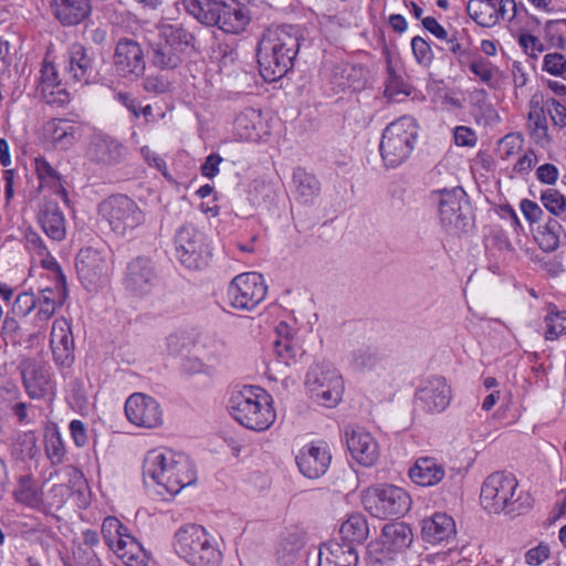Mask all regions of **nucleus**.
<instances>
[{"mask_svg":"<svg viewBox=\"0 0 566 566\" xmlns=\"http://www.w3.org/2000/svg\"><path fill=\"white\" fill-rule=\"evenodd\" d=\"M543 206L554 216L566 221V198L554 188L544 190L541 195Z\"/></svg>","mask_w":566,"mask_h":566,"instance_id":"8fccbe9b","label":"nucleus"},{"mask_svg":"<svg viewBox=\"0 0 566 566\" xmlns=\"http://www.w3.org/2000/svg\"><path fill=\"white\" fill-rule=\"evenodd\" d=\"M358 553L348 544H324L318 553V566H357Z\"/></svg>","mask_w":566,"mask_h":566,"instance_id":"c756f323","label":"nucleus"},{"mask_svg":"<svg viewBox=\"0 0 566 566\" xmlns=\"http://www.w3.org/2000/svg\"><path fill=\"white\" fill-rule=\"evenodd\" d=\"M469 17L480 27L496 25L495 1L470 0L467 4Z\"/></svg>","mask_w":566,"mask_h":566,"instance_id":"79ce46f5","label":"nucleus"},{"mask_svg":"<svg viewBox=\"0 0 566 566\" xmlns=\"http://www.w3.org/2000/svg\"><path fill=\"white\" fill-rule=\"evenodd\" d=\"M174 549L191 566H219L222 560L218 539L198 524H185L176 531Z\"/></svg>","mask_w":566,"mask_h":566,"instance_id":"7ed1b4c3","label":"nucleus"},{"mask_svg":"<svg viewBox=\"0 0 566 566\" xmlns=\"http://www.w3.org/2000/svg\"><path fill=\"white\" fill-rule=\"evenodd\" d=\"M38 222L43 232L53 241H62L66 237L65 217L59 205L45 200L39 208Z\"/></svg>","mask_w":566,"mask_h":566,"instance_id":"bb28decb","label":"nucleus"},{"mask_svg":"<svg viewBox=\"0 0 566 566\" xmlns=\"http://www.w3.org/2000/svg\"><path fill=\"white\" fill-rule=\"evenodd\" d=\"M544 322L546 325L544 337L546 340H555L562 334H566V311H559L551 304Z\"/></svg>","mask_w":566,"mask_h":566,"instance_id":"49530a36","label":"nucleus"},{"mask_svg":"<svg viewBox=\"0 0 566 566\" xmlns=\"http://www.w3.org/2000/svg\"><path fill=\"white\" fill-rule=\"evenodd\" d=\"M195 35L180 24H161L158 39L150 44V62L161 70H174L188 49H195Z\"/></svg>","mask_w":566,"mask_h":566,"instance_id":"0eeeda50","label":"nucleus"},{"mask_svg":"<svg viewBox=\"0 0 566 566\" xmlns=\"http://www.w3.org/2000/svg\"><path fill=\"white\" fill-rule=\"evenodd\" d=\"M305 385L312 397L326 407H335L344 392V381L331 364H316L310 368Z\"/></svg>","mask_w":566,"mask_h":566,"instance_id":"9b49d317","label":"nucleus"},{"mask_svg":"<svg viewBox=\"0 0 566 566\" xmlns=\"http://www.w3.org/2000/svg\"><path fill=\"white\" fill-rule=\"evenodd\" d=\"M102 535L106 545L114 553L127 547L139 548L136 538L128 534L127 528L114 516H108L103 521Z\"/></svg>","mask_w":566,"mask_h":566,"instance_id":"7c9ffc66","label":"nucleus"},{"mask_svg":"<svg viewBox=\"0 0 566 566\" xmlns=\"http://www.w3.org/2000/svg\"><path fill=\"white\" fill-rule=\"evenodd\" d=\"M258 123H260V113L253 108H248L234 119V130L241 139L251 140L258 136L255 133Z\"/></svg>","mask_w":566,"mask_h":566,"instance_id":"a18cd8bd","label":"nucleus"},{"mask_svg":"<svg viewBox=\"0 0 566 566\" xmlns=\"http://www.w3.org/2000/svg\"><path fill=\"white\" fill-rule=\"evenodd\" d=\"M39 453L36 437L34 432L27 431L19 433L13 446L12 454L19 460L34 459Z\"/></svg>","mask_w":566,"mask_h":566,"instance_id":"09e8293b","label":"nucleus"},{"mask_svg":"<svg viewBox=\"0 0 566 566\" xmlns=\"http://www.w3.org/2000/svg\"><path fill=\"white\" fill-rule=\"evenodd\" d=\"M518 44L523 48L525 53L532 57H536L537 53L544 50L541 40L531 33H522L518 36Z\"/></svg>","mask_w":566,"mask_h":566,"instance_id":"e2e57ef3","label":"nucleus"},{"mask_svg":"<svg viewBox=\"0 0 566 566\" xmlns=\"http://www.w3.org/2000/svg\"><path fill=\"white\" fill-rule=\"evenodd\" d=\"M453 137L458 146H474L476 143L474 132L467 126L455 127Z\"/></svg>","mask_w":566,"mask_h":566,"instance_id":"338daca9","label":"nucleus"},{"mask_svg":"<svg viewBox=\"0 0 566 566\" xmlns=\"http://www.w3.org/2000/svg\"><path fill=\"white\" fill-rule=\"evenodd\" d=\"M115 554L127 566H146L145 554L140 545L139 548L127 547L124 549H118V552Z\"/></svg>","mask_w":566,"mask_h":566,"instance_id":"052dcab7","label":"nucleus"},{"mask_svg":"<svg viewBox=\"0 0 566 566\" xmlns=\"http://www.w3.org/2000/svg\"><path fill=\"white\" fill-rule=\"evenodd\" d=\"M38 90L48 104L63 105L69 102V94L59 78L55 66L44 61L40 71Z\"/></svg>","mask_w":566,"mask_h":566,"instance_id":"393cba45","label":"nucleus"},{"mask_svg":"<svg viewBox=\"0 0 566 566\" xmlns=\"http://www.w3.org/2000/svg\"><path fill=\"white\" fill-rule=\"evenodd\" d=\"M182 4L200 23L217 25L226 33H240L250 21L235 0H182Z\"/></svg>","mask_w":566,"mask_h":566,"instance_id":"423d86ee","label":"nucleus"},{"mask_svg":"<svg viewBox=\"0 0 566 566\" xmlns=\"http://www.w3.org/2000/svg\"><path fill=\"white\" fill-rule=\"evenodd\" d=\"M410 479L421 486H432L444 476V469L432 458H420L409 470Z\"/></svg>","mask_w":566,"mask_h":566,"instance_id":"c9c22d12","label":"nucleus"},{"mask_svg":"<svg viewBox=\"0 0 566 566\" xmlns=\"http://www.w3.org/2000/svg\"><path fill=\"white\" fill-rule=\"evenodd\" d=\"M66 71L74 82L87 84L94 77V63L85 46L74 43L69 49Z\"/></svg>","mask_w":566,"mask_h":566,"instance_id":"cd10ccee","label":"nucleus"},{"mask_svg":"<svg viewBox=\"0 0 566 566\" xmlns=\"http://www.w3.org/2000/svg\"><path fill=\"white\" fill-rule=\"evenodd\" d=\"M301 40L300 30L293 25L271 27L263 32L256 56L265 81H276L292 69Z\"/></svg>","mask_w":566,"mask_h":566,"instance_id":"f257e3e1","label":"nucleus"},{"mask_svg":"<svg viewBox=\"0 0 566 566\" xmlns=\"http://www.w3.org/2000/svg\"><path fill=\"white\" fill-rule=\"evenodd\" d=\"M212 350L203 352L198 357H189L185 364V369L192 374H210L221 358V345L211 342Z\"/></svg>","mask_w":566,"mask_h":566,"instance_id":"37998d69","label":"nucleus"},{"mask_svg":"<svg viewBox=\"0 0 566 566\" xmlns=\"http://www.w3.org/2000/svg\"><path fill=\"white\" fill-rule=\"evenodd\" d=\"M275 332L277 336L273 343L275 354L287 366L295 363L296 358L302 356L303 350L292 336L290 326L285 323H280Z\"/></svg>","mask_w":566,"mask_h":566,"instance_id":"e433bc0d","label":"nucleus"},{"mask_svg":"<svg viewBox=\"0 0 566 566\" xmlns=\"http://www.w3.org/2000/svg\"><path fill=\"white\" fill-rule=\"evenodd\" d=\"M295 460L304 476L317 479L327 471L331 463V454L326 448L305 446L300 450Z\"/></svg>","mask_w":566,"mask_h":566,"instance_id":"b1692460","label":"nucleus"},{"mask_svg":"<svg viewBox=\"0 0 566 566\" xmlns=\"http://www.w3.org/2000/svg\"><path fill=\"white\" fill-rule=\"evenodd\" d=\"M452 399L450 385L443 377H430L416 391V401L427 412L443 411Z\"/></svg>","mask_w":566,"mask_h":566,"instance_id":"a211bd4d","label":"nucleus"},{"mask_svg":"<svg viewBox=\"0 0 566 566\" xmlns=\"http://www.w3.org/2000/svg\"><path fill=\"white\" fill-rule=\"evenodd\" d=\"M45 452L53 465L61 464L65 458V447L59 431L45 436Z\"/></svg>","mask_w":566,"mask_h":566,"instance_id":"603ef678","label":"nucleus"},{"mask_svg":"<svg viewBox=\"0 0 566 566\" xmlns=\"http://www.w3.org/2000/svg\"><path fill=\"white\" fill-rule=\"evenodd\" d=\"M43 140L56 150L72 148L81 137L80 125L65 118H52L42 128Z\"/></svg>","mask_w":566,"mask_h":566,"instance_id":"6ab92c4d","label":"nucleus"},{"mask_svg":"<svg viewBox=\"0 0 566 566\" xmlns=\"http://www.w3.org/2000/svg\"><path fill=\"white\" fill-rule=\"evenodd\" d=\"M350 367L359 373L375 370L381 365V356L378 350L366 344L358 345L349 354Z\"/></svg>","mask_w":566,"mask_h":566,"instance_id":"58836bf2","label":"nucleus"},{"mask_svg":"<svg viewBox=\"0 0 566 566\" xmlns=\"http://www.w3.org/2000/svg\"><path fill=\"white\" fill-rule=\"evenodd\" d=\"M361 503L367 512L378 518L400 516L411 506L407 491L392 484H375L361 492Z\"/></svg>","mask_w":566,"mask_h":566,"instance_id":"1a4fd4ad","label":"nucleus"},{"mask_svg":"<svg viewBox=\"0 0 566 566\" xmlns=\"http://www.w3.org/2000/svg\"><path fill=\"white\" fill-rule=\"evenodd\" d=\"M543 71L554 76H566V59L562 53H548L543 59Z\"/></svg>","mask_w":566,"mask_h":566,"instance_id":"4d7b16f0","label":"nucleus"},{"mask_svg":"<svg viewBox=\"0 0 566 566\" xmlns=\"http://www.w3.org/2000/svg\"><path fill=\"white\" fill-rule=\"evenodd\" d=\"M157 281V270L149 258L137 256L127 264L124 286L132 295H148L155 289Z\"/></svg>","mask_w":566,"mask_h":566,"instance_id":"2eb2a0df","label":"nucleus"},{"mask_svg":"<svg viewBox=\"0 0 566 566\" xmlns=\"http://www.w3.org/2000/svg\"><path fill=\"white\" fill-rule=\"evenodd\" d=\"M331 83L339 90H359L365 83V71L363 66L347 62H337L331 70Z\"/></svg>","mask_w":566,"mask_h":566,"instance_id":"473e14b6","label":"nucleus"},{"mask_svg":"<svg viewBox=\"0 0 566 566\" xmlns=\"http://www.w3.org/2000/svg\"><path fill=\"white\" fill-rule=\"evenodd\" d=\"M54 290L44 289L40 292V295L36 298V305H39V311L36 313V317L41 321H48L56 310V302L54 301Z\"/></svg>","mask_w":566,"mask_h":566,"instance_id":"5fc2aeb1","label":"nucleus"},{"mask_svg":"<svg viewBox=\"0 0 566 566\" xmlns=\"http://www.w3.org/2000/svg\"><path fill=\"white\" fill-rule=\"evenodd\" d=\"M548 112L556 126L566 127V107L556 99H551Z\"/></svg>","mask_w":566,"mask_h":566,"instance_id":"774afa93","label":"nucleus"},{"mask_svg":"<svg viewBox=\"0 0 566 566\" xmlns=\"http://www.w3.org/2000/svg\"><path fill=\"white\" fill-rule=\"evenodd\" d=\"M268 293L264 277L256 272L237 275L228 286V300L232 307L242 311L255 308Z\"/></svg>","mask_w":566,"mask_h":566,"instance_id":"f8f14e48","label":"nucleus"},{"mask_svg":"<svg viewBox=\"0 0 566 566\" xmlns=\"http://www.w3.org/2000/svg\"><path fill=\"white\" fill-rule=\"evenodd\" d=\"M562 231L558 220L549 218L536 235L539 248L545 252L555 251L559 247Z\"/></svg>","mask_w":566,"mask_h":566,"instance_id":"c03bdc74","label":"nucleus"},{"mask_svg":"<svg viewBox=\"0 0 566 566\" xmlns=\"http://www.w3.org/2000/svg\"><path fill=\"white\" fill-rule=\"evenodd\" d=\"M524 139L521 134L510 133L500 139L497 151L502 159L517 154L523 147Z\"/></svg>","mask_w":566,"mask_h":566,"instance_id":"864d4df0","label":"nucleus"},{"mask_svg":"<svg viewBox=\"0 0 566 566\" xmlns=\"http://www.w3.org/2000/svg\"><path fill=\"white\" fill-rule=\"evenodd\" d=\"M342 538L345 544H363L369 535L367 520L361 514L350 515L340 526Z\"/></svg>","mask_w":566,"mask_h":566,"instance_id":"a19ab883","label":"nucleus"},{"mask_svg":"<svg viewBox=\"0 0 566 566\" xmlns=\"http://www.w3.org/2000/svg\"><path fill=\"white\" fill-rule=\"evenodd\" d=\"M237 56L238 54L234 44L228 42H218L212 48L210 54L211 61L217 63L221 71L232 65L235 62Z\"/></svg>","mask_w":566,"mask_h":566,"instance_id":"3c124183","label":"nucleus"},{"mask_svg":"<svg viewBox=\"0 0 566 566\" xmlns=\"http://www.w3.org/2000/svg\"><path fill=\"white\" fill-rule=\"evenodd\" d=\"M125 413L129 422L137 427L153 429L163 423V411L159 403L145 394L130 395L125 403Z\"/></svg>","mask_w":566,"mask_h":566,"instance_id":"dca6fc26","label":"nucleus"},{"mask_svg":"<svg viewBox=\"0 0 566 566\" xmlns=\"http://www.w3.org/2000/svg\"><path fill=\"white\" fill-rule=\"evenodd\" d=\"M76 270L82 280L98 283L108 274L106 254L92 247L81 249L76 256Z\"/></svg>","mask_w":566,"mask_h":566,"instance_id":"4be33fe9","label":"nucleus"},{"mask_svg":"<svg viewBox=\"0 0 566 566\" xmlns=\"http://www.w3.org/2000/svg\"><path fill=\"white\" fill-rule=\"evenodd\" d=\"M549 554L551 552L548 545L541 543L526 553L525 559L528 565L537 566L548 559Z\"/></svg>","mask_w":566,"mask_h":566,"instance_id":"0e129e2a","label":"nucleus"},{"mask_svg":"<svg viewBox=\"0 0 566 566\" xmlns=\"http://www.w3.org/2000/svg\"><path fill=\"white\" fill-rule=\"evenodd\" d=\"M143 476L147 483L163 486L168 493L177 494L197 480L190 459L171 450L154 449L147 452L143 464Z\"/></svg>","mask_w":566,"mask_h":566,"instance_id":"f03ea898","label":"nucleus"},{"mask_svg":"<svg viewBox=\"0 0 566 566\" xmlns=\"http://www.w3.org/2000/svg\"><path fill=\"white\" fill-rule=\"evenodd\" d=\"M545 32L556 46L566 48V19L548 20L545 23Z\"/></svg>","mask_w":566,"mask_h":566,"instance_id":"6e6d98bb","label":"nucleus"},{"mask_svg":"<svg viewBox=\"0 0 566 566\" xmlns=\"http://www.w3.org/2000/svg\"><path fill=\"white\" fill-rule=\"evenodd\" d=\"M50 336L54 361L59 366L70 367L74 360V338L70 322L64 317L55 318Z\"/></svg>","mask_w":566,"mask_h":566,"instance_id":"412c9836","label":"nucleus"},{"mask_svg":"<svg viewBox=\"0 0 566 566\" xmlns=\"http://www.w3.org/2000/svg\"><path fill=\"white\" fill-rule=\"evenodd\" d=\"M125 147L105 136H96L88 148L90 158L98 165H117L125 156Z\"/></svg>","mask_w":566,"mask_h":566,"instance_id":"c85d7f7f","label":"nucleus"},{"mask_svg":"<svg viewBox=\"0 0 566 566\" xmlns=\"http://www.w3.org/2000/svg\"><path fill=\"white\" fill-rule=\"evenodd\" d=\"M454 534V521L446 513H436L422 521V537L430 544H439Z\"/></svg>","mask_w":566,"mask_h":566,"instance_id":"2f4dec72","label":"nucleus"},{"mask_svg":"<svg viewBox=\"0 0 566 566\" xmlns=\"http://www.w3.org/2000/svg\"><path fill=\"white\" fill-rule=\"evenodd\" d=\"M527 127L531 137L536 144L541 146H546L549 144L551 139L548 136V127L544 109L538 105L537 102L534 101H531L530 103Z\"/></svg>","mask_w":566,"mask_h":566,"instance_id":"ea45409f","label":"nucleus"},{"mask_svg":"<svg viewBox=\"0 0 566 566\" xmlns=\"http://www.w3.org/2000/svg\"><path fill=\"white\" fill-rule=\"evenodd\" d=\"M23 386L32 399H41L51 390L50 367L34 359L22 363Z\"/></svg>","mask_w":566,"mask_h":566,"instance_id":"5701e85b","label":"nucleus"},{"mask_svg":"<svg viewBox=\"0 0 566 566\" xmlns=\"http://www.w3.org/2000/svg\"><path fill=\"white\" fill-rule=\"evenodd\" d=\"M175 252L187 269H200L206 263L203 235L190 224L180 227L175 235Z\"/></svg>","mask_w":566,"mask_h":566,"instance_id":"4468645a","label":"nucleus"},{"mask_svg":"<svg viewBox=\"0 0 566 566\" xmlns=\"http://www.w3.org/2000/svg\"><path fill=\"white\" fill-rule=\"evenodd\" d=\"M411 49L416 60L423 65H429L433 54L429 43L421 36H415L411 40Z\"/></svg>","mask_w":566,"mask_h":566,"instance_id":"13d9d810","label":"nucleus"},{"mask_svg":"<svg viewBox=\"0 0 566 566\" xmlns=\"http://www.w3.org/2000/svg\"><path fill=\"white\" fill-rule=\"evenodd\" d=\"M418 137V126L410 116H402L384 130L379 149L387 167H397L411 155Z\"/></svg>","mask_w":566,"mask_h":566,"instance_id":"6e6552de","label":"nucleus"},{"mask_svg":"<svg viewBox=\"0 0 566 566\" xmlns=\"http://www.w3.org/2000/svg\"><path fill=\"white\" fill-rule=\"evenodd\" d=\"M54 18L64 27H74L86 20L92 11L90 0H51Z\"/></svg>","mask_w":566,"mask_h":566,"instance_id":"a878e982","label":"nucleus"},{"mask_svg":"<svg viewBox=\"0 0 566 566\" xmlns=\"http://www.w3.org/2000/svg\"><path fill=\"white\" fill-rule=\"evenodd\" d=\"M35 172L41 188H49L59 195L62 200L69 202V193L62 185L61 175L51 166L44 157L34 159Z\"/></svg>","mask_w":566,"mask_h":566,"instance_id":"4c0bfd02","label":"nucleus"},{"mask_svg":"<svg viewBox=\"0 0 566 566\" xmlns=\"http://www.w3.org/2000/svg\"><path fill=\"white\" fill-rule=\"evenodd\" d=\"M293 195L301 205H312L321 192V184L316 177L303 168L293 172Z\"/></svg>","mask_w":566,"mask_h":566,"instance_id":"f704fd0d","label":"nucleus"},{"mask_svg":"<svg viewBox=\"0 0 566 566\" xmlns=\"http://www.w3.org/2000/svg\"><path fill=\"white\" fill-rule=\"evenodd\" d=\"M36 306V297L32 293H21L17 296L12 312L19 316H27Z\"/></svg>","mask_w":566,"mask_h":566,"instance_id":"bf43d9fd","label":"nucleus"},{"mask_svg":"<svg viewBox=\"0 0 566 566\" xmlns=\"http://www.w3.org/2000/svg\"><path fill=\"white\" fill-rule=\"evenodd\" d=\"M413 541V533L403 522L386 524L382 528L381 542L385 549L391 553L403 552Z\"/></svg>","mask_w":566,"mask_h":566,"instance_id":"72a5a7b5","label":"nucleus"},{"mask_svg":"<svg viewBox=\"0 0 566 566\" xmlns=\"http://www.w3.org/2000/svg\"><path fill=\"white\" fill-rule=\"evenodd\" d=\"M69 428L74 444L78 448L84 447L87 442V431L84 423L75 419L71 421Z\"/></svg>","mask_w":566,"mask_h":566,"instance_id":"69168bd1","label":"nucleus"},{"mask_svg":"<svg viewBox=\"0 0 566 566\" xmlns=\"http://www.w3.org/2000/svg\"><path fill=\"white\" fill-rule=\"evenodd\" d=\"M102 217L112 231L126 237L145 222V213L138 205L124 195L111 196L99 205Z\"/></svg>","mask_w":566,"mask_h":566,"instance_id":"9d476101","label":"nucleus"},{"mask_svg":"<svg viewBox=\"0 0 566 566\" xmlns=\"http://www.w3.org/2000/svg\"><path fill=\"white\" fill-rule=\"evenodd\" d=\"M346 444L352 457L361 465L370 467L379 457V447L374 437L359 427H348L345 430Z\"/></svg>","mask_w":566,"mask_h":566,"instance_id":"aec40b11","label":"nucleus"},{"mask_svg":"<svg viewBox=\"0 0 566 566\" xmlns=\"http://www.w3.org/2000/svg\"><path fill=\"white\" fill-rule=\"evenodd\" d=\"M14 496L17 501L30 507H36L41 503V494L38 491L34 480L30 475L21 476L19 479Z\"/></svg>","mask_w":566,"mask_h":566,"instance_id":"de8ad7c7","label":"nucleus"},{"mask_svg":"<svg viewBox=\"0 0 566 566\" xmlns=\"http://www.w3.org/2000/svg\"><path fill=\"white\" fill-rule=\"evenodd\" d=\"M228 408L240 424L254 431L269 429L276 417L270 396L253 386L232 392Z\"/></svg>","mask_w":566,"mask_h":566,"instance_id":"20e7f679","label":"nucleus"},{"mask_svg":"<svg viewBox=\"0 0 566 566\" xmlns=\"http://www.w3.org/2000/svg\"><path fill=\"white\" fill-rule=\"evenodd\" d=\"M114 66L123 77H139L146 69L144 51L140 44L132 39H122L114 51Z\"/></svg>","mask_w":566,"mask_h":566,"instance_id":"f3484780","label":"nucleus"},{"mask_svg":"<svg viewBox=\"0 0 566 566\" xmlns=\"http://www.w3.org/2000/svg\"><path fill=\"white\" fill-rule=\"evenodd\" d=\"M402 81L400 76L396 73L394 70L391 63L389 62L387 65V82H386V88H385V95L389 98L395 97L396 95L400 93L407 94L402 90Z\"/></svg>","mask_w":566,"mask_h":566,"instance_id":"680f3d73","label":"nucleus"},{"mask_svg":"<svg viewBox=\"0 0 566 566\" xmlns=\"http://www.w3.org/2000/svg\"><path fill=\"white\" fill-rule=\"evenodd\" d=\"M518 482L512 473L494 472L481 488V504L490 513L520 515L531 506L528 496L516 493Z\"/></svg>","mask_w":566,"mask_h":566,"instance_id":"39448f33","label":"nucleus"},{"mask_svg":"<svg viewBox=\"0 0 566 566\" xmlns=\"http://www.w3.org/2000/svg\"><path fill=\"white\" fill-rule=\"evenodd\" d=\"M434 195L442 227L450 232L463 231L469 224L464 190L461 187H454L438 190Z\"/></svg>","mask_w":566,"mask_h":566,"instance_id":"ddd939ff","label":"nucleus"}]
</instances>
